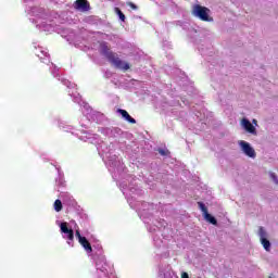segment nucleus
<instances>
[{
  "mask_svg": "<svg viewBox=\"0 0 278 278\" xmlns=\"http://www.w3.org/2000/svg\"><path fill=\"white\" fill-rule=\"evenodd\" d=\"M252 123H253L254 125H257V119H253Z\"/></svg>",
  "mask_w": 278,
  "mask_h": 278,
  "instance_id": "obj_19",
  "label": "nucleus"
},
{
  "mask_svg": "<svg viewBox=\"0 0 278 278\" xmlns=\"http://www.w3.org/2000/svg\"><path fill=\"white\" fill-rule=\"evenodd\" d=\"M269 176H270V179H273V181L276 184V186H278L277 175L275 173H270Z\"/></svg>",
  "mask_w": 278,
  "mask_h": 278,
  "instance_id": "obj_16",
  "label": "nucleus"
},
{
  "mask_svg": "<svg viewBox=\"0 0 278 278\" xmlns=\"http://www.w3.org/2000/svg\"><path fill=\"white\" fill-rule=\"evenodd\" d=\"M117 112H118V114H122V116H123V118H125V121H127L131 125H136V119L134 117H131V115H129V113L126 110L118 109Z\"/></svg>",
  "mask_w": 278,
  "mask_h": 278,
  "instance_id": "obj_9",
  "label": "nucleus"
},
{
  "mask_svg": "<svg viewBox=\"0 0 278 278\" xmlns=\"http://www.w3.org/2000/svg\"><path fill=\"white\" fill-rule=\"evenodd\" d=\"M101 49H102V53H103V55H105L106 60H108L109 53H114L113 51H110V47H108V43H102Z\"/></svg>",
  "mask_w": 278,
  "mask_h": 278,
  "instance_id": "obj_11",
  "label": "nucleus"
},
{
  "mask_svg": "<svg viewBox=\"0 0 278 278\" xmlns=\"http://www.w3.org/2000/svg\"><path fill=\"white\" fill-rule=\"evenodd\" d=\"M239 147H241V151H243L244 155H247L248 157H252V160H255L257 154L255 153V149L251 147V143L241 140L239 141Z\"/></svg>",
  "mask_w": 278,
  "mask_h": 278,
  "instance_id": "obj_3",
  "label": "nucleus"
},
{
  "mask_svg": "<svg viewBox=\"0 0 278 278\" xmlns=\"http://www.w3.org/2000/svg\"><path fill=\"white\" fill-rule=\"evenodd\" d=\"M76 238L87 253H92V245L90 244V241H88L86 237H83L79 230H76Z\"/></svg>",
  "mask_w": 278,
  "mask_h": 278,
  "instance_id": "obj_5",
  "label": "nucleus"
},
{
  "mask_svg": "<svg viewBox=\"0 0 278 278\" xmlns=\"http://www.w3.org/2000/svg\"><path fill=\"white\" fill-rule=\"evenodd\" d=\"M115 12H116V14L118 15V17H119V21H123V22H125V14L123 13V11H121V9H118V8H115Z\"/></svg>",
  "mask_w": 278,
  "mask_h": 278,
  "instance_id": "obj_14",
  "label": "nucleus"
},
{
  "mask_svg": "<svg viewBox=\"0 0 278 278\" xmlns=\"http://www.w3.org/2000/svg\"><path fill=\"white\" fill-rule=\"evenodd\" d=\"M74 9L79 12H88L90 10V2L88 0H76L74 2Z\"/></svg>",
  "mask_w": 278,
  "mask_h": 278,
  "instance_id": "obj_8",
  "label": "nucleus"
},
{
  "mask_svg": "<svg viewBox=\"0 0 278 278\" xmlns=\"http://www.w3.org/2000/svg\"><path fill=\"white\" fill-rule=\"evenodd\" d=\"M198 207L203 213V216L207 223H211V225H218V220L212 214L207 212V206L203 202H198Z\"/></svg>",
  "mask_w": 278,
  "mask_h": 278,
  "instance_id": "obj_4",
  "label": "nucleus"
},
{
  "mask_svg": "<svg viewBox=\"0 0 278 278\" xmlns=\"http://www.w3.org/2000/svg\"><path fill=\"white\" fill-rule=\"evenodd\" d=\"M53 207L55 212H62L63 205H62V200H55Z\"/></svg>",
  "mask_w": 278,
  "mask_h": 278,
  "instance_id": "obj_12",
  "label": "nucleus"
},
{
  "mask_svg": "<svg viewBox=\"0 0 278 278\" xmlns=\"http://www.w3.org/2000/svg\"><path fill=\"white\" fill-rule=\"evenodd\" d=\"M260 240H261V244L263 245L265 251H270V241L267 240L266 238H262Z\"/></svg>",
  "mask_w": 278,
  "mask_h": 278,
  "instance_id": "obj_10",
  "label": "nucleus"
},
{
  "mask_svg": "<svg viewBox=\"0 0 278 278\" xmlns=\"http://www.w3.org/2000/svg\"><path fill=\"white\" fill-rule=\"evenodd\" d=\"M192 14L205 23L214 21L212 17H210V9H207V7L195 4L193 7Z\"/></svg>",
  "mask_w": 278,
  "mask_h": 278,
  "instance_id": "obj_2",
  "label": "nucleus"
},
{
  "mask_svg": "<svg viewBox=\"0 0 278 278\" xmlns=\"http://www.w3.org/2000/svg\"><path fill=\"white\" fill-rule=\"evenodd\" d=\"M157 152L160 153V155L163 156L170 155V152L168 150L159 149Z\"/></svg>",
  "mask_w": 278,
  "mask_h": 278,
  "instance_id": "obj_15",
  "label": "nucleus"
},
{
  "mask_svg": "<svg viewBox=\"0 0 278 278\" xmlns=\"http://www.w3.org/2000/svg\"><path fill=\"white\" fill-rule=\"evenodd\" d=\"M108 61L110 62V64H112V66H114L115 68H118L119 71H129V68H131L129 63L121 60V58L116 52L109 53Z\"/></svg>",
  "mask_w": 278,
  "mask_h": 278,
  "instance_id": "obj_1",
  "label": "nucleus"
},
{
  "mask_svg": "<svg viewBox=\"0 0 278 278\" xmlns=\"http://www.w3.org/2000/svg\"><path fill=\"white\" fill-rule=\"evenodd\" d=\"M62 233H65V238L73 242L75 240V231L72 228H68V223L64 222L60 225Z\"/></svg>",
  "mask_w": 278,
  "mask_h": 278,
  "instance_id": "obj_7",
  "label": "nucleus"
},
{
  "mask_svg": "<svg viewBox=\"0 0 278 278\" xmlns=\"http://www.w3.org/2000/svg\"><path fill=\"white\" fill-rule=\"evenodd\" d=\"M258 236H260V240H262V238H267L268 233L266 232V230L264 229V227H260V229H258Z\"/></svg>",
  "mask_w": 278,
  "mask_h": 278,
  "instance_id": "obj_13",
  "label": "nucleus"
},
{
  "mask_svg": "<svg viewBox=\"0 0 278 278\" xmlns=\"http://www.w3.org/2000/svg\"><path fill=\"white\" fill-rule=\"evenodd\" d=\"M181 278H190V276H188V273H182Z\"/></svg>",
  "mask_w": 278,
  "mask_h": 278,
  "instance_id": "obj_18",
  "label": "nucleus"
},
{
  "mask_svg": "<svg viewBox=\"0 0 278 278\" xmlns=\"http://www.w3.org/2000/svg\"><path fill=\"white\" fill-rule=\"evenodd\" d=\"M128 8H131V10H138V5H136L134 2H127Z\"/></svg>",
  "mask_w": 278,
  "mask_h": 278,
  "instance_id": "obj_17",
  "label": "nucleus"
},
{
  "mask_svg": "<svg viewBox=\"0 0 278 278\" xmlns=\"http://www.w3.org/2000/svg\"><path fill=\"white\" fill-rule=\"evenodd\" d=\"M240 125L242 128L245 129L248 134H251L252 136H257V129L251 124V121H249V118L243 117L240 122Z\"/></svg>",
  "mask_w": 278,
  "mask_h": 278,
  "instance_id": "obj_6",
  "label": "nucleus"
}]
</instances>
